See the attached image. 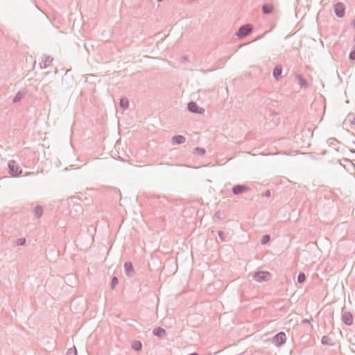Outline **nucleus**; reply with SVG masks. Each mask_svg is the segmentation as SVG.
Returning a JSON list of instances; mask_svg holds the SVG:
<instances>
[{"instance_id":"obj_6","label":"nucleus","mask_w":355,"mask_h":355,"mask_svg":"<svg viewBox=\"0 0 355 355\" xmlns=\"http://www.w3.org/2000/svg\"><path fill=\"white\" fill-rule=\"evenodd\" d=\"M343 320L346 324L350 325L352 324L353 318L351 314L345 313L343 316Z\"/></svg>"},{"instance_id":"obj_10","label":"nucleus","mask_w":355,"mask_h":355,"mask_svg":"<svg viewBox=\"0 0 355 355\" xmlns=\"http://www.w3.org/2000/svg\"><path fill=\"white\" fill-rule=\"evenodd\" d=\"M282 73V68L277 66L273 70V76L276 79H278Z\"/></svg>"},{"instance_id":"obj_23","label":"nucleus","mask_w":355,"mask_h":355,"mask_svg":"<svg viewBox=\"0 0 355 355\" xmlns=\"http://www.w3.org/2000/svg\"><path fill=\"white\" fill-rule=\"evenodd\" d=\"M190 355H198L197 354H190Z\"/></svg>"},{"instance_id":"obj_16","label":"nucleus","mask_w":355,"mask_h":355,"mask_svg":"<svg viewBox=\"0 0 355 355\" xmlns=\"http://www.w3.org/2000/svg\"><path fill=\"white\" fill-rule=\"evenodd\" d=\"M35 211L37 216H40L42 215V211L40 207H36Z\"/></svg>"},{"instance_id":"obj_8","label":"nucleus","mask_w":355,"mask_h":355,"mask_svg":"<svg viewBox=\"0 0 355 355\" xmlns=\"http://www.w3.org/2000/svg\"><path fill=\"white\" fill-rule=\"evenodd\" d=\"M172 140L174 144H180L185 141V138L182 135H177L174 136Z\"/></svg>"},{"instance_id":"obj_14","label":"nucleus","mask_w":355,"mask_h":355,"mask_svg":"<svg viewBox=\"0 0 355 355\" xmlns=\"http://www.w3.org/2000/svg\"><path fill=\"white\" fill-rule=\"evenodd\" d=\"M120 105L123 108H126L128 106V101L126 99H121Z\"/></svg>"},{"instance_id":"obj_17","label":"nucleus","mask_w":355,"mask_h":355,"mask_svg":"<svg viewBox=\"0 0 355 355\" xmlns=\"http://www.w3.org/2000/svg\"><path fill=\"white\" fill-rule=\"evenodd\" d=\"M269 238L270 237L268 235L264 236L261 241L262 243H266L269 241Z\"/></svg>"},{"instance_id":"obj_5","label":"nucleus","mask_w":355,"mask_h":355,"mask_svg":"<svg viewBox=\"0 0 355 355\" xmlns=\"http://www.w3.org/2000/svg\"><path fill=\"white\" fill-rule=\"evenodd\" d=\"M189 110L192 112L202 113L203 110L198 107L196 103L191 102L188 104Z\"/></svg>"},{"instance_id":"obj_19","label":"nucleus","mask_w":355,"mask_h":355,"mask_svg":"<svg viewBox=\"0 0 355 355\" xmlns=\"http://www.w3.org/2000/svg\"><path fill=\"white\" fill-rule=\"evenodd\" d=\"M117 282H118L117 278L114 277L112 279V286H114L117 284Z\"/></svg>"},{"instance_id":"obj_20","label":"nucleus","mask_w":355,"mask_h":355,"mask_svg":"<svg viewBox=\"0 0 355 355\" xmlns=\"http://www.w3.org/2000/svg\"><path fill=\"white\" fill-rule=\"evenodd\" d=\"M25 242V239H20L19 241H18V244L19 245H22L24 244Z\"/></svg>"},{"instance_id":"obj_21","label":"nucleus","mask_w":355,"mask_h":355,"mask_svg":"<svg viewBox=\"0 0 355 355\" xmlns=\"http://www.w3.org/2000/svg\"><path fill=\"white\" fill-rule=\"evenodd\" d=\"M351 24L354 28H355V19L352 21Z\"/></svg>"},{"instance_id":"obj_1","label":"nucleus","mask_w":355,"mask_h":355,"mask_svg":"<svg viewBox=\"0 0 355 355\" xmlns=\"http://www.w3.org/2000/svg\"><path fill=\"white\" fill-rule=\"evenodd\" d=\"M270 277V273L266 271H260L254 275V279L258 282L268 281Z\"/></svg>"},{"instance_id":"obj_9","label":"nucleus","mask_w":355,"mask_h":355,"mask_svg":"<svg viewBox=\"0 0 355 355\" xmlns=\"http://www.w3.org/2000/svg\"><path fill=\"white\" fill-rule=\"evenodd\" d=\"M262 10L265 14L271 13L273 10V6L272 4H264L262 7Z\"/></svg>"},{"instance_id":"obj_7","label":"nucleus","mask_w":355,"mask_h":355,"mask_svg":"<svg viewBox=\"0 0 355 355\" xmlns=\"http://www.w3.org/2000/svg\"><path fill=\"white\" fill-rule=\"evenodd\" d=\"M247 187L245 186H236L233 188V192L234 194H239L247 191Z\"/></svg>"},{"instance_id":"obj_3","label":"nucleus","mask_w":355,"mask_h":355,"mask_svg":"<svg viewBox=\"0 0 355 355\" xmlns=\"http://www.w3.org/2000/svg\"><path fill=\"white\" fill-rule=\"evenodd\" d=\"M334 12L338 17H343L345 15V8L343 3H337L334 6Z\"/></svg>"},{"instance_id":"obj_18","label":"nucleus","mask_w":355,"mask_h":355,"mask_svg":"<svg viewBox=\"0 0 355 355\" xmlns=\"http://www.w3.org/2000/svg\"><path fill=\"white\" fill-rule=\"evenodd\" d=\"M349 58L352 60H355V50L352 51L349 54Z\"/></svg>"},{"instance_id":"obj_11","label":"nucleus","mask_w":355,"mask_h":355,"mask_svg":"<svg viewBox=\"0 0 355 355\" xmlns=\"http://www.w3.org/2000/svg\"><path fill=\"white\" fill-rule=\"evenodd\" d=\"M154 334L157 336H163L165 335V330L162 328H157L153 331Z\"/></svg>"},{"instance_id":"obj_2","label":"nucleus","mask_w":355,"mask_h":355,"mask_svg":"<svg viewBox=\"0 0 355 355\" xmlns=\"http://www.w3.org/2000/svg\"><path fill=\"white\" fill-rule=\"evenodd\" d=\"M286 340V334L283 332L277 334L273 338V342L276 346H280Z\"/></svg>"},{"instance_id":"obj_22","label":"nucleus","mask_w":355,"mask_h":355,"mask_svg":"<svg viewBox=\"0 0 355 355\" xmlns=\"http://www.w3.org/2000/svg\"><path fill=\"white\" fill-rule=\"evenodd\" d=\"M13 165H14V162L9 164V167L10 168L11 170H12Z\"/></svg>"},{"instance_id":"obj_15","label":"nucleus","mask_w":355,"mask_h":355,"mask_svg":"<svg viewBox=\"0 0 355 355\" xmlns=\"http://www.w3.org/2000/svg\"><path fill=\"white\" fill-rule=\"evenodd\" d=\"M124 266L128 274H129L132 271V264L130 263H125Z\"/></svg>"},{"instance_id":"obj_4","label":"nucleus","mask_w":355,"mask_h":355,"mask_svg":"<svg viewBox=\"0 0 355 355\" xmlns=\"http://www.w3.org/2000/svg\"><path fill=\"white\" fill-rule=\"evenodd\" d=\"M252 29L251 25L248 24L241 27L237 33L239 37H243L248 35Z\"/></svg>"},{"instance_id":"obj_13","label":"nucleus","mask_w":355,"mask_h":355,"mask_svg":"<svg viewBox=\"0 0 355 355\" xmlns=\"http://www.w3.org/2000/svg\"><path fill=\"white\" fill-rule=\"evenodd\" d=\"M306 279V276L303 272L299 274L297 277V282L299 283H303Z\"/></svg>"},{"instance_id":"obj_12","label":"nucleus","mask_w":355,"mask_h":355,"mask_svg":"<svg viewBox=\"0 0 355 355\" xmlns=\"http://www.w3.org/2000/svg\"><path fill=\"white\" fill-rule=\"evenodd\" d=\"M132 346L135 350H140L141 348V343L139 341H135L132 343Z\"/></svg>"}]
</instances>
